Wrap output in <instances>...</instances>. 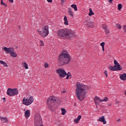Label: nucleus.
Segmentation results:
<instances>
[{"instance_id": "42", "label": "nucleus", "mask_w": 126, "mask_h": 126, "mask_svg": "<svg viewBox=\"0 0 126 126\" xmlns=\"http://www.w3.org/2000/svg\"><path fill=\"white\" fill-rule=\"evenodd\" d=\"M2 100H3V102H5V97L3 98Z\"/></svg>"}, {"instance_id": "1", "label": "nucleus", "mask_w": 126, "mask_h": 126, "mask_svg": "<svg viewBox=\"0 0 126 126\" xmlns=\"http://www.w3.org/2000/svg\"><path fill=\"white\" fill-rule=\"evenodd\" d=\"M88 87L80 83L76 84V96L79 101H83L87 97V89Z\"/></svg>"}, {"instance_id": "12", "label": "nucleus", "mask_w": 126, "mask_h": 126, "mask_svg": "<svg viewBox=\"0 0 126 126\" xmlns=\"http://www.w3.org/2000/svg\"><path fill=\"white\" fill-rule=\"evenodd\" d=\"M94 101L96 105V108H97V107H98V105H99V104H100V103H101V102H102L101 99L98 96H95L94 98Z\"/></svg>"}, {"instance_id": "15", "label": "nucleus", "mask_w": 126, "mask_h": 126, "mask_svg": "<svg viewBox=\"0 0 126 126\" xmlns=\"http://www.w3.org/2000/svg\"><path fill=\"white\" fill-rule=\"evenodd\" d=\"M30 110H27L25 112V118L28 119L30 117Z\"/></svg>"}, {"instance_id": "39", "label": "nucleus", "mask_w": 126, "mask_h": 126, "mask_svg": "<svg viewBox=\"0 0 126 126\" xmlns=\"http://www.w3.org/2000/svg\"><path fill=\"white\" fill-rule=\"evenodd\" d=\"M108 1L109 3H112V2H113V0H108Z\"/></svg>"}, {"instance_id": "14", "label": "nucleus", "mask_w": 126, "mask_h": 126, "mask_svg": "<svg viewBox=\"0 0 126 126\" xmlns=\"http://www.w3.org/2000/svg\"><path fill=\"white\" fill-rule=\"evenodd\" d=\"M85 24L87 25L88 27H94V23L93 22H85Z\"/></svg>"}, {"instance_id": "13", "label": "nucleus", "mask_w": 126, "mask_h": 126, "mask_svg": "<svg viewBox=\"0 0 126 126\" xmlns=\"http://www.w3.org/2000/svg\"><path fill=\"white\" fill-rule=\"evenodd\" d=\"M98 122H101V123H103L104 125H106L107 124V122L106 120H105V117L104 116H102L101 117H100L98 120H97Z\"/></svg>"}, {"instance_id": "23", "label": "nucleus", "mask_w": 126, "mask_h": 126, "mask_svg": "<svg viewBox=\"0 0 126 126\" xmlns=\"http://www.w3.org/2000/svg\"><path fill=\"white\" fill-rule=\"evenodd\" d=\"M71 7L74 8L75 11H77V6L76 5L73 4L71 5Z\"/></svg>"}, {"instance_id": "5", "label": "nucleus", "mask_w": 126, "mask_h": 126, "mask_svg": "<svg viewBox=\"0 0 126 126\" xmlns=\"http://www.w3.org/2000/svg\"><path fill=\"white\" fill-rule=\"evenodd\" d=\"M57 99L55 96H50L47 99V105L50 111H54V103L57 101Z\"/></svg>"}, {"instance_id": "19", "label": "nucleus", "mask_w": 126, "mask_h": 126, "mask_svg": "<svg viewBox=\"0 0 126 126\" xmlns=\"http://www.w3.org/2000/svg\"><path fill=\"white\" fill-rule=\"evenodd\" d=\"M68 13L69 16H70L71 17H73V12H72V10L71 8H68Z\"/></svg>"}, {"instance_id": "26", "label": "nucleus", "mask_w": 126, "mask_h": 126, "mask_svg": "<svg viewBox=\"0 0 126 126\" xmlns=\"http://www.w3.org/2000/svg\"><path fill=\"white\" fill-rule=\"evenodd\" d=\"M23 65L25 67V69H28V64H27L26 63H23Z\"/></svg>"}, {"instance_id": "8", "label": "nucleus", "mask_w": 126, "mask_h": 126, "mask_svg": "<svg viewBox=\"0 0 126 126\" xmlns=\"http://www.w3.org/2000/svg\"><path fill=\"white\" fill-rule=\"evenodd\" d=\"M34 102V98L32 96L25 97L22 100V103L26 106H29Z\"/></svg>"}, {"instance_id": "44", "label": "nucleus", "mask_w": 126, "mask_h": 126, "mask_svg": "<svg viewBox=\"0 0 126 126\" xmlns=\"http://www.w3.org/2000/svg\"><path fill=\"white\" fill-rule=\"evenodd\" d=\"M125 95H126V91L125 92Z\"/></svg>"}, {"instance_id": "17", "label": "nucleus", "mask_w": 126, "mask_h": 126, "mask_svg": "<svg viewBox=\"0 0 126 126\" xmlns=\"http://www.w3.org/2000/svg\"><path fill=\"white\" fill-rule=\"evenodd\" d=\"M120 78L121 80H126V73L120 74Z\"/></svg>"}, {"instance_id": "22", "label": "nucleus", "mask_w": 126, "mask_h": 126, "mask_svg": "<svg viewBox=\"0 0 126 126\" xmlns=\"http://www.w3.org/2000/svg\"><path fill=\"white\" fill-rule=\"evenodd\" d=\"M0 63H1V64H2L3 66H5L6 67H7V66H8V65H7V64L5 62H4V61H0Z\"/></svg>"}, {"instance_id": "29", "label": "nucleus", "mask_w": 126, "mask_h": 126, "mask_svg": "<svg viewBox=\"0 0 126 126\" xmlns=\"http://www.w3.org/2000/svg\"><path fill=\"white\" fill-rule=\"evenodd\" d=\"M67 77H66V79H69V77L71 76V74H70V73L68 72V73H66Z\"/></svg>"}, {"instance_id": "9", "label": "nucleus", "mask_w": 126, "mask_h": 126, "mask_svg": "<svg viewBox=\"0 0 126 126\" xmlns=\"http://www.w3.org/2000/svg\"><path fill=\"white\" fill-rule=\"evenodd\" d=\"M34 126H44L42 117L40 114H36L34 116Z\"/></svg>"}, {"instance_id": "33", "label": "nucleus", "mask_w": 126, "mask_h": 126, "mask_svg": "<svg viewBox=\"0 0 126 126\" xmlns=\"http://www.w3.org/2000/svg\"><path fill=\"white\" fill-rule=\"evenodd\" d=\"M40 46H44V42H43V41L42 40H40Z\"/></svg>"}, {"instance_id": "28", "label": "nucleus", "mask_w": 126, "mask_h": 126, "mask_svg": "<svg viewBox=\"0 0 126 126\" xmlns=\"http://www.w3.org/2000/svg\"><path fill=\"white\" fill-rule=\"evenodd\" d=\"M115 27H116V28H117L118 29H122V26H121V25L119 24H117L115 25Z\"/></svg>"}, {"instance_id": "24", "label": "nucleus", "mask_w": 126, "mask_h": 126, "mask_svg": "<svg viewBox=\"0 0 126 126\" xmlns=\"http://www.w3.org/2000/svg\"><path fill=\"white\" fill-rule=\"evenodd\" d=\"M89 16H91L92 15H94V13L92 11V8H90L89 9Z\"/></svg>"}, {"instance_id": "2", "label": "nucleus", "mask_w": 126, "mask_h": 126, "mask_svg": "<svg viewBox=\"0 0 126 126\" xmlns=\"http://www.w3.org/2000/svg\"><path fill=\"white\" fill-rule=\"evenodd\" d=\"M57 36L63 39H70V38H74L75 34L74 32L70 29H62L57 31Z\"/></svg>"}, {"instance_id": "21", "label": "nucleus", "mask_w": 126, "mask_h": 126, "mask_svg": "<svg viewBox=\"0 0 126 126\" xmlns=\"http://www.w3.org/2000/svg\"><path fill=\"white\" fill-rule=\"evenodd\" d=\"M102 27L105 30L106 34H109V30L107 29V26L104 27V25H102Z\"/></svg>"}, {"instance_id": "40", "label": "nucleus", "mask_w": 126, "mask_h": 126, "mask_svg": "<svg viewBox=\"0 0 126 126\" xmlns=\"http://www.w3.org/2000/svg\"><path fill=\"white\" fill-rule=\"evenodd\" d=\"M117 122H118V123H120V122H121V120L119 119L117 120Z\"/></svg>"}, {"instance_id": "6", "label": "nucleus", "mask_w": 126, "mask_h": 126, "mask_svg": "<svg viewBox=\"0 0 126 126\" xmlns=\"http://www.w3.org/2000/svg\"><path fill=\"white\" fill-rule=\"evenodd\" d=\"M3 50L6 53V54H10V56L13 58H16L17 57V54L14 52V48L13 47H4L3 48Z\"/></svg>"}, {"instance_id": "38", "label": "nucleus", "mask_w": 126, "mask_h": 126, "mask_svg": "<svg viewBox=\"0 0 126 126\" xmlns=\"http://www.w3.org/2000/svg\"><path fill=\"white\" fill-rule=\"evenodd\" d=\"M124 31H125V32L126 33V26H124Z\"/></svg>"}, {"instance_id": "10", "label": "nucleus", "mask_w": 126, "mask_h": 126, "mask_svg": "<svg viewBox=\"0 0 126 126\" xmlns=\"http://www.w3.org/2000/svg\"><path fill=\"white\" fill-rule=\"evenodd\" d=\"M7 94L10 96L18 95V90L17 89H8L7 91Z\"/></svg>"}, {"instance_id": "36", "label": "nucleus", "mask_w": 126, "mask_h": 126, "mask_svg": "<svg viewBox=\"0 0 126 126\" xmlns=\"http://www.w3.org/2000/svg\"><path fill=\"white\" fill-rule=\"evenodd\" d=\"M48 2H53V0H46Z\"/></svg>"}, {"instance_id": "7", "label": "nucleus", "mask_w": 126, "mask_h": 126, "mask_svg": "<svg viewBox=\"0 0 126 126\" xmlns=\"http://www.w3.org/2000/svg\"><path fill=\"white\" fill-rule=\"evenodd\" d=\"M114 66H109V69L112 70V71H117V70H122L123 68L121 67V65L119 63V62L117 60L114 61Z\"/></svg>"}, {"instance_id": "34", "label": "nucleus", "mask_w": 126, "mask_h": 126, "mask_svg": "<svg viewBox=\"0 0 126 126\" xmlns=\"http://www.w3.org/2000/svg\"><path fill=\"white\" fill-rule=\"evenodd\" d=\"M1 4L2 5H6V4H5V3H3V0H1Z\"/></svg>"}, {"instance_id": "27", "label": "nucleus", "mask_w": 126, "mask_h": 126, "mask_svg": "<svg viewBox=\"0 0 126 126\" xmlns=\"http://www.w3.org/2000/svg\"><path fill=\"white\" fill-rule=\"evenodd\" d=\"M61 111H62V115H65L66 113V111H65V109H64V108H62Z\"/></svg>"}, {"instance_id": "45", "label": "nucleus", "mask_w": 126, "mask_h": 126, "mask_svg": "<svg viewBox=\"0 0 126 126\" xmlns=\"http://www.w3.org/2000/svg\"><path fill=\"white\" fill-rule=\"evenodd\" d=\"M18 28H20V26H18Z\"/></svg>"}, {"instance_id": "3", "label": "nucleus", "mask_w": 126, "mask_h": 126, "mask_svg": "<svg viewBox=\"0 0 126 126\" xmlns=\"http://www.w3.org/2000/svg\"><path fill=\"white\" fill-rule=\"evenodd\" d=\"M70 60H71L70 56L65 50L63 51L58 58L59 63L61 64H68L70 62Z\"/></svg>"}, {"instance_id": "43", "label": "nucleus", "mask_w": 126, "mask_h": 126, "mask_svg": "<svg viewBox=\"0 0 126 126\" xmlns=\"http://www.w3.org/2000/svg\"><path fill=\"white\" fill-rule=\"evenodd\" d=\"M62 93H65V92L63 91H62Z\"/></svg>"}, {"instance_id": "37", "label": "nucleus", "mask_w": 126, "mask_h": 126, "mask_svg": "<svg viewBox=\"0 0 126 126\" xmlns=\"http://www.w3.org/2000/svg\"><path fill=\"white\" fill-rule=\"evenodd\" d=\"M11 3H13V0H8Z\"/></svg>"}, {"instance_id": "11", "label": "nucleus", "mask_w": 126, "mask_h": 126, "mask_svg": "<svg viewBox=\"0 0 126 126\" xmlns=\"http://www.w3.org/2000/svg\"><path fill=\"white\" fill-rule=\"evenodd\" d=\"M56 73L59 74L60 77H65V75H66V72L62 68L56 70Z\"/></svg>"}, {"instance_id": "31", "label": "nucleus", "mask_w": 126, "mask_h": 126, "mask_svg": "<svg viewBox=\"0 0 126 126\" xmlns=\"http://www.w3.org/2000/svg\"><path fill=\"white\" fill-rule=\"evenodd\" d=\"M44 66L45 68L49 67V64L47 63H45L44 64Z\"/></svg>"}, {"instance_id": "35", "label": "nucleus", "mask_w": 126, "mask_h": 126, "mask_svg": "<svg viewBox=\"0 0 126 126\" xmlns=\"http://www.w3.org/2000/svg\"><path fill=\"white\" fill-rule=\"evenodd\" d=\"M104 73L106 77H108V73H107L106 70L104 71Z\"/></svg>"}, {"instance_id": "32", "label": "nucleus", "mask_w": 126, "mask_h": 126, "mask_svg": "<svg viewBox=\"0 0 126 126\" xmlns=\"http://www.w3.org/2000/svg\"><path fill=\"white\" fill-rule=\"evenodd\" d=\"M118 10H121L122 9V4H119L118 6Z\"/></svg>"}, {"instance_id": "30", "label": "nucleus", "mask_w": 126, "mask_h": 126, "mask_svg": "<svg viewBox=\"0 0 126 126\" xmlns=\"http://www.w3.org/2000/svg\"><path fill=\"white\" fill-rule=\"evenodd\" d=\"M101 102H108V97H105L103 99H101Z\"/></svg>"}, {"instance_id": "20", "label": "nucleus", "mask_w": 126, "mask_h": 126, "mask_svg": "<svg viewBox=\"0 0 126 126\" xmlns=\"http://www.w3.org/2000/svg\"><path fill=\"white\" fill-rule=\"evenodd\" d=\"M64 25H68V21H67V17L65 16L64 17Z\"/></svg>"}, {"instance_id": "41", "label": "nucleus", "mask_w": 126, "mask_h": 126, "mask_svg": "<svg viewBox=\"0 0 126 126\" xmlns=\"http://www.w3.org/2000/svg\"><path fill=\"white\" fill-rule=\"evenodd\" d=\"M64 0H61L62 3H63V2H64Z\"/></svg>"}, {"instance_id": "16", "label": "nucleus", "mask_w": 126, "mask_h": 126, "mask_svg": "<svg viewBox=\"0 0 126 126\" xmlns=\"http://www.w3.org/2000/svg\"><path fill=\"white\" fill-rule=\"evenodd\" d=\"M0 120L2 123H6V124H8V119L5 117H0Z\"/></svg>"}, {"instance_id": "25", "label": "nucleus", "mask_w": 126, "mask_h": 126, "mask_svg": "<svg viewBox=\"0 0 126 126\" xmlns=\"http://www.w3.org/2000/svg\"><path fill=\"white\" fill-rule=\"evenodd\" d=\"M100 46L102 47L103 52H104L105 51V42L101 43Z\"/></svg>"}, {"instance_id": "4", "label": "nucleus", "mask_w": 126, "mask_h": 126, "mask_svg": "<svg viewBox=\"0 0 126 126\" xmlns=\"http://www.w3.org/2000/svg\"><path fill=\"white\" fill-rule=\"evenodd\" d=\"M38 34L45 38L47 37L48 35H49V26H44L43 28H40L37 30Z\"/></svg>"}, {"instance_id": "18", "label": "nucleus", "mask_w": 126, "mask_h": 126, "mask_svg": "<svg viewBox=\"0 0 126 126\" xmlns=\"http://www.w3.org/2000/svg\"><path fill=\"white\" fill-rule=\"evenodd\" d=\"M81 119V115H79L77 118L74 120V123H75V124H78Z\"/></svg>"}]
</instances>
